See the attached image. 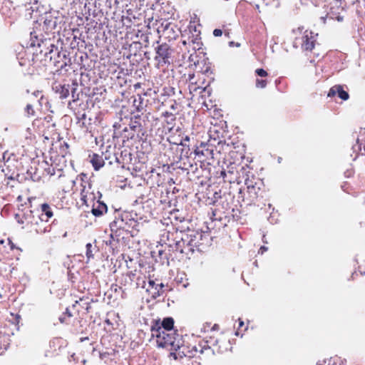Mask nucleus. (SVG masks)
<instances>
[{"label": "nucleus", "mask_w": 365, "mask_h": 365, "mask_svg": "<svg viewBox=\"0 0 365 365\" xmlns=\"http://www.w3.org/2000/svg\"><path fill=\"white\" fill-rule=\"evenodd\" d=\"M267 248L264 246H262L260 248H259V252H261V254H263L265 251H267Z\"/></svg>", "instance_id": "obj_38"}, {"label": "nucleus", "mask_w": 365, "mask_h": 365, "mask_svg": "<svg viewBox=\"0 0 365 365\" xmlns=\"http://www.w3.org/2000/svg\"><path fill=\"white\" fill-rule=\"evenodd\" d=\"M245 185L251 201L253 202L258 197H262V193L264 192V185L262 180L254 177L247 178L245 180Z\"/></svg>", "instance_id": "obj_8"}, {"label": "nucleus", "mask_w": 365, "mask_h": 365, "mask_svg": "<svg viewBox=\"0 0 365 365\" xmlns=\"http://www.w3.org/2000/svg\"><path fill=\"white\" fill-rule=\"evenodd\" d=\"M37 217L38 215L35 214L34 210H31L26 212H24L21 216L19 215H16V218L17 219L18 222L22 225V228L25 229L30 233H34V227L35 225H37L36 221Z\"/></svg>", "instance_id": "obj_9"}, {"label": "nucleus", "mask_w": 365, "mask_h": 365, "mask_svg": "<svg viewBox=\"0 0 365 365\" xmlns=\"http://www.w3.org/2000/svg\"><path fill=\"white\" fill-rule=\"evenodd\" d=\"M51 50H50V51H49V54H51V53H52V52H53V48H54V47H55V46H54L53 44H51Z\"/></svg>", "instance_id": "obj_41"}, {"label": "nucleus", "mask_w": 365, "mask_h": 365, "mask_svg": "<svg viewBox=\"0 0 365 365\" xmlns=\"http://www.w3.org/2000/svg\"><path fill=\"white\" fill-rule=\"evenodd\" d=\"M134 88L136 89V88H140V83H137L134 85Z\"/></svg>", "instance_id": "obj_40"}, {"label": "nucleus", "mask_w": 365, "mask_h": 365, "mask_svg": "<svg viewBox=\"0 0 365 365\" xmlns=\"http://www.w3.org/2000/svg\"><path fill=\"white\" fill-rule=\"evenodd\" d=\"M91 302L92 299L88 300V297H83L80 298L79 300H76L72 307L73 309H75L77 305H80L82 307V308H83L86 310V314H88L91 309Z\"/></svg>", "instance_id": "obj_24"}, {"label": "nucleus", "mask_w": 365, "mask_h": 365, "mask_svg": "<svg viewBox=\"0 0 365 365\" xmlns=\"http://www.w3.org/2000/svg\"><path fill=\"white\" fill-rule=\"evenodd\" d=\"M211 349L219 354L227 352L231 349L229 339L222 333H219L216 336H210L205 341Z\"/></svg>", "instance_id": "obj_6"}, {"label": "nucleus", "mask_w": 365, "mask_h": 365, "mask_svg": "<svg viewBox=\"0 0 365 365\" xmlns=\"http://www.w3.org/2000/svg\"><path fill=\"white\" fill-rule=\"evenodd\" d=\"M59 153L62 157H66L69 154V145L66 142H63L61 144L59 148Z\"/></svg>", "instance_id": "obj_30"}, {"label": "nucleus", "mask_w": 365, "mask_h": 365, "mask_svg": "<svg viewBox=\"0 0 365 365\" xmlns=\"http://www.w3.org/2000/svg\"><path fill=\"white\" fill-rule=\"evenodd\" d=\"M86 247V255L87 257V259H90L91 258H93V257H94L93 250H95V247H93L91 243H88Z\"/></svg>", "instance_id": "obj_32"}, {"label": "nucleus", "mask_w": 365, "mask_h": 365, "mask_svg": "<svg viewBox=\"0 0 365 365\" xmlns=\"http://www.w3.org/2000/svg\"><path fill=\"white\" fill-rule=\"evenodd\" d=\"M164 284L163 283L156 284L153 279H149L147 292L150 294L153 299H157L163 294Z\"/></svg>", "instance_id": "obj_13"}, {"label": "nucleus", "mask_w": 365, "mask_h": 365, "mask_svg": "<svg viewBox=\"0 0 365 365\" xmlns=\"http://www.w3.org/2000/svg\"><path fill=\"white\" fill-rule=\"evenodd\" d=\"M225 34L227 38H230V30L226 29L225 26H222V29H215L213 31V35L215 37H220L222 34Z\"/></svg>", "instance_id": "obj_29"}, {"label": "nucleus", "mask_w": 365, "mask_h": 365, "mask_svg": "<svg viewBox=\"0 0 365 365\" xmlns=\"http://www.w3.org/2000/svg\"><path fill=\"white\" fill-rule=\"evenodd\" d=\"M200 75H206L209 76V75L212 73L210 63H206L205 62L203 68H201L200 71L199 72Z\"/></svg>", "instance_id": "obj_31"}, {"label": "nucleus", "mask_w": 365, "mask_h": 365, "mask_svg": "<svg viewBox=\"0 0 365 365\" xmlns=\"http://www.w3.org/2000/svg\"><path fill=\"white\" fill-rule=\"evenodd\" d=\"M107 210V205L98 200L96 202L93 204L91 212L94 216L99 217L106 213Z\"/></svg>", "instance_id": "obj_21"}, {"label": "nucleus", "mask_w": 365, "mask_h": 365, "mask_svg": "<svg viewBox=\"0 0 365 365\" xmlns=\"http://www.w3.org/2000/svg\"><path fill=\"white\" fill-rule=\"evenodd\" d=\"M46 167L44 168V173L49 176H53L57 175L58 177L62 175L63 170L62 168H56L53 166V164L48 165L46 161L44 162Z\"/></svg>", "instance_id": "obj_25"}, {"label": "nucleus", "mask_w": 365, "mask_h": 365, "mask_svg": "<svg viewBox=\"0 0 365 365\" xmlns=\"http://www.w3.org/2000/svg\"><path fill=\"white\" fill-rule=\"evenodd\" d=\"M255 73L256 75L262 78H266L268 76V73L263 68H257Z\"/></svg>", "instance_id": "obj_36"}, {"label": "nucleus", "mask_w": 365, "mask_h": 365, "mask_svg": "<svg viewBox=\"0 0 365 365\" xmlns=\"http://www.w3.org/2000/svg\"><path fill=\"white\" fill-rule=\"evenodd\" d=\"M69 85H62L61 83H55L53 87V89L56 91V93L60 95V98L63 99L68 96L69 95Z\"/></svg>", "instance_id": "obj_23"}, {"label": "nucleus", "mask_w": 365, "mask_h": 365, "mask_svg": "<svg viewBox=\"0 0 365 365\" xmlns=\"http://www.w3.org/2000/svg\"><path fill=\"white\" fill-rule=\"evenodd\" d=\"M219 329H220V326H219L218 324H215L212 326V327L211 330H212V331H215V330H218Z\"/></svg>", "instance_id": "obj_39"}, {"label": "nucleus", "mask_w": 365, "mask_h": 365, "mask_svg": "<svg viewBox=\"0 0 365 365\" xmlns=\"http://www.w3.org/2000/svg\"><path fill=\"white\" fill-rule=\"evenodd\" d=\"M34 211L41 219L46 220V223H48L49 220L53 216L52 209L47 203L41 204L39 208L34 210Z\"/></svg>", "instance_id": "obj_14"}, {"label": "nucleus", "mask_w": 365, "mask_h": 365, "mask_svg": "<svg viewBox=\"0 0 365 365\" xmlns=\"http://www.w3.org/2000/svg\"><path fill=\"white\" fill-rule=\"evenodd\" d=\"M77 180L81 181L80 195L82 204L88 207L96 199V196L93 190V185L87 175L83 173H81L78 176Z\"/></svg>", "instance_id": "obj_4"}, {"label": "nucleus", "mask_w": 365, "mask_h": 365, "mask_svg": "<svg viewBox=\"0 0 365 365\" xmlns=\"http://www.w3.org/2000/svg\"><path fill=\"white\" fill-rule=\"evenodd\" d=\"M176 113L165 111L162 113V116L165 118V123L168 125L169 130H172L176 120Z\"/></svg>", "instance_id": "obj_22"}, {"label": "nucleus", "mask_w": 365, "mask_h": 365, "mask_svg": "<svg viewBox=\"0 0 365 365\" xmlns=\"http://www.w3.org/2000/svg\"><path fill=\"white\" fill-rule=\"evenodd\" d=\"M157 326L160 327V332L161 331H175L173 330V326H174V319L172 317H166L163 319V320L160 322L159 320L155 321L153 322V324L151 326L150 331L156 329Z\"/></svg>", "instance_id": "obj_12"}, {"label": "nucleus", "mask_w": 365, "mask_h": 365, "mask_svg": "<svg viewBox=\"0 0 365 365\" xmlns=\"http://www.w3.org/2000/svg\"><path fill=\"white\" fill-rule=\"evenodd\" d=\"M178 235V231H174V232L168 231L163 235V238L166 237L167 242H165L166 244H168L169 247H173V246L175 247V242H176V241L178 240H176L177 237H175V235ZM163 240L165 241V240Z\"/></svg>", "instance_id": "obj_26"}, {"label": "nucleus", "mask_w": 365, "mask_h": 365, "mask_svg": "<svg viewBox=\"0 0 365 365\" xmlns=\"http://www.w3.org/2000/svg\"><path fill=\"white\" fill-rule=\"evenodd\" d=\"M196 77L200 80V73H190L188 75V81H189V90L190 93L196 92L198 89L205 90L206 86L205 84V78H202V82H199L198 80L196 79Z\"/></svg>", "instance_id": "obj_11"}, {"label": "nucleus", "mask_w": 365, "mask_h": 365, "mask_svg": "<svg viewBox=\"0 0 365 365\" xmlns=\"http://www.w3.org/2000/svg\"><path fill=\"white\" fill-rule=\"evenodd\" d=\"M151 336L156 338V343L158 346L166 348L170 351H176L179 348V344L182 341L181 336L175 331H161L160 327L151 330Z\"/></svg>", "instance_id": "obj_3"}, {"label": "nucleus", "mask_w": 365, "mask_h": 365, "mask_svg": "<svg viewBox=\"0 0 365 365\" xmlns=\"http://www.w3.org/2000/svg\"><path fill=\"white\" fill-rule=\"evenodd\" d=\"M189 140V138L188 137H186L185 138V140Z\"/></svg>", "instance_id": "obj_43"}, {"label": "nucleus", "mask_w": 365, "mask_h": 365, "mask_svg": "<svg viewBox=\"0 0 365 365\" xmlns=\"http://www.w3.org/2000/svg\"><path fill=\"white\" fill-rule=\"evenodd\" d=\"M343 101H346L349 98L348 92L344 90L343 86L341 85H335L332 86L328 93V97H334L336 95Z\"/></svg>", "instance_id": "obj_16"}, {"label": "nucleus", "mask_w": 365, "mask_h": 365, "mask_svg": "<svg viewBox=\"0 0 365 365\" xmlns=\"http://www.w3.org/2000/svg\"><path fill=\"white\" fill-rule=\"evenodd\" d=\"M195 235L185 234L175 242V250L186 256L193 253L195 248L198 247L197 242L195 240Z\"/></svg>", "instance_id": "obj_5"}, {"label": "nucleus", "mask_w": 365, "mask_h": 365, "mask_svg": "<svg viewBox=\"0 0 365 365\" xmlns=\"http://www.w3.org/2000/svg\"><path fill=\"white\" fill-rule=\"evenodd\" d=\"M294 32L296 36L293 41V46L299 48L305 55L309 56L312 53L316 46L319 45L317 41L318 34L311 30L304 31L300 28Z\"/></svg>", "instance_id": "obj_2"}, {"label": "nucleus", "mask_w": 365, "mask_h": 365, "mask_svg": "<svg viewBox=\"0 0 365 365\" xmlns=\"http://www.w3.org/2000/svg\"><path fill=\"white\" fill-rule=\"evenodd\" d=\"M175 359L185 357H193L199 354L202 356H212L213 351L204 340L198 342L195 339H190L187 341H180L179 348H177L175 352H171Z\"/></svg>", "instance_id": "obj_1"}, {"label": "nucleus", "mask_w": 365, "mask_h": 365, "mask_svg": "<svg viewBox=\"0 0 365 365\" xmlns=\"http://www.w3.org/2000/svg\"><path fill=\"white\" fill-rule=\"evenodd\" d=\"M195 153L199 158H202V161L213 159V150L205 144L202 143L200 147H197L195 150Z\"/></svg>", "instance_id": "obj_15"}, {"label": "nucleus", "mask_w": 365, "mask_h": 365, "mask_svg": "<svg viewBox=\"0 0 365 365\" xmlns=\"http://www.w3.org/2000/svg\"><path fill=\"white\" fill-rule=\"evenodd\" d=\"M267 80L257 78L255 81V86L258 88H264L267 85Z\"/></svg>", "instance_id": "obj_33"}, {"label": "nucleus", "mask_w": 365, "mask_h": 365, "mask_svg": "<svg viewBox=\"0 0 365 365\" xmlns=\"http://www.w3.org/2000/svg\"><path fill=\"white\" fill-rule=\"evenodd\" d=\"M210 356H202V354H197L193 357H185L180 359L182 365H201V361L207 360Z\"/></svg>", "instance_id": "obj_18"}, {"label": "nucleus", "mask_w": 365, "mask_h": 365, "mask_svg": "<svg viewBox=\"0 0 365 365\" xmlns=\"http://www.w3.org/2000/svg\"><path fill=\"white\" fill-rule=\"evenodd\" d=\"M353 2V0H351ZM347 6L346 0H333L330 4V9L327 16L331 19L341 21L344 19L342 13Z\"/></svg>", "instance_id": "obj_10"}, {"label": "nucleus", "mask_w": 365, "mask_h": 365, "mask_svg": "<svg viewBox=\"0 0 365 365\" xmlns=\"http://www.w3.org/2000/svg\"><path fill=\"white\" fill-rule=\"evenodd\" d=\"M155 60L157 62L158 67H163L166 64L170 63V59L173 53V49L167 43H163L158 45L155 48Z\"/></svg>", "instance_id": "obj_7"}, {"label": "nucleus", "mask_w": 365, "mask_h": 365, "mask_svg": "<svg viewBox=\"0 0 365 365\" xmlns=\"http://www.w3.org/2000/svg\"><path fill=\"white\" fill-rule=\"evenodd\" d=\"M242 326H244V322L242 321H240L239 322V327H242Z\"/></svg>", "instance_id": "obj_42"}, {"label": "nucleus", "mask_w": 365, "mask_h": 365, "mask_svg": "<svg viewBox=\"0 0 365 365\" xmlns=\"http://www.w3.org/2000/svg\"><path fill=\"white\" fill-rule=\"evenodd\" d=\"M36 221L37 225H35V227H34V233L43 234L47 232H50L51 228V225L48 223H46V220L41 219L40 217L38 215Z\"/></svg>", "instance_id": "obj_19"}, {"label": "nucleus", "mask_w": 365, "mask_h": 365, "mask_svg": "<svg viewBox=\"0 0 365 365\" xmlns=\"http://www.w3.org/2000/svg\"><path fill=\"white\" fill-rule=\"evenodd\" d=\"M138 97H139V103L137 104V100L135 99L134 101H133V105L136 107V110L138 111H141L143 108V98L141 97V96L138 95Z\"/></svg>", "instance_id": "obj_35"}, {"label": "nucleus", "mask_w": 365, "mask_h": 365, "mask_svg": "<svg viewBox=\"0 0 365 365\" xmlns=\"http://www.w3.org/2000/svg\"><path fill=\"white\" fill-rule=\"evenodd\" d=\"M25 112L26 113L27 116H34L35 115V110L34 109V106L31 104H27L25 108Z\"/></svg>", "instance_id": "obj_34"}, {"label": "nucleus", "mask_w": 365, "mask_h": 365, "mask_svg": "<svg viewBox=\"0 0 365 365\" xmlns=\"http://www.w3.org/2000/svg\"><path fill=\"white\" fill-rule=\"evenodd\" d=\"M73 314L68 308L59 317V321L61 324H69L71 322Z\"/></svg>", "instance_id": "obj_27"}, {"label": "nucleus", "mask_w": 365, "mask_h": 365, "mask_svg": "<svg viewBox=\"0 0 365 365\" xmlns=\"http://www.w3.org/2000/svg\"><path fill=\"white\" fill-rule=\"evenodd\" d=\"M90 163L92 164L95 170H99L105 165L103 156L97 153H93L89 155Z\"/></svg>", "instance_id": "obj_20"}, {"label": "nucleus", "mask_w": 365, "mask_h": 365, "mask_svg": "<svg viewBox=\"0 0 365 365\" xmlns=\"http://www.w3.org/2000/svg\"><path fill=\"white\" fill-rule=\"evenodd\" d=\"M189 42L192 43L194 50H200L202 45L199 35H196L195 37L192 36L191 39H189Z\"/></svg>", "instance_id": "obj_28"}, {"label": "nucleus", "mask_w": 365, "mask_h": 365, "mask_svg": "<svg viewBox=\"0 0 365 365\" xmlns=\"http://www.w3.org/2000/svg\"><path fill=\"white\" fill-rule=\"evenodd\" d=\"M56 57L50 56L51 61L53 62L54 66L57 68V70L64 69L68 66V62L65 54H61L60 52L56 53Z\"/></svg>", "instance_id": "obj_17"}, {"label": "nucleus", "mask_w": 365, "mask_h": 365, "mask_svg": "<svg viewBox=\"0 0 365 365\" xmlns=\"http://www.w3.org/2000/svg\"><path fill=\"white\" fill-rule=\"evenodd\" d=\"M173 103L172 104L170 105V108L171 110H173L175 113H178V107H179V104L176 102V101L175 100H173L172 101Z\"/></svg>", "instance_id": "obj_37"}]
</instances>
